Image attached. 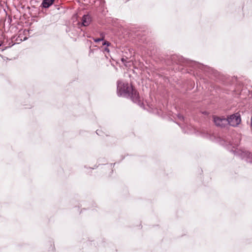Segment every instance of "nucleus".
Wrapping results in <instances>:
<instances>
[{"label": "nucleus", "mask_w": 252, "mask_h": 252, "mask_svg": "<svg viewBox=\"0 0 252 252\" xmlns=\"http://www.w3.org/2000/svg\"><path fill=\"white\" fill-rule=\"evenodd\" d=\"M54 0H44L42 5L44 8L49 7L54 2Z\"/></svg>", "instance_id": "39448f33"}, {"label": "nucleus", "mask_w": 252, "mask_h": 252, "mask_svg": "<svg viewBox=\"0 0 252 252\" xmlns=\"http://www.w3.org/2000/svg\"><path fill=\"white\" fill-rule=\"evenodd\" d=\"M104 51L108 53H109L110 52L109 49L107 47L105 48Z\"/></svg>", "instance_id": "6e6552de"}, {"label": "nucleus", "mask_w": 252, "mask_h": 252, "mask_svg": "<svg viewBox=\"0 0 252 252\" xmlns=\"http://www.w3.org/2000/svg\"><path fill=\"white\" fill-rule=\"evenodd\" d=\"M91 21V17L89 15H84L82 18V25L84 26H88Z\"/></svg>", "instance_id": "20e7f679"}, {"label": "nucleus", "mask_w": 252, "mask_h": 252, "mask_svg": "<svg viewBox=\"0 0 252 252\" xmlns=\"http://www.w3.org/2000/svg\"><path fill=\"white\" fill-rule=\"evenodd\" d=\"M213 118L214 123L217 126L224 127L227 125V119L217 116H213Z\"/></svg>", "instance_id": "7ed1b4c3"}, {"label": "nucleus", "mask_w": 252, "mask_h": 252, "mask_svg": "<svg viewBox=\"0 0 252 252\" xmlns=\"http://www.w3.org/2000/svg\"><path fill=\"white\" fill-rule=\"evenodd\" d=\"M110 45V43L109 42L106 41L103 43V45H107V46H109Z\"/></svg>", "instance_id": "0eeeda50"}, {"label": "nucleus", "mask_w": 252, "mask_h": 252, "mask_svg": "<svg viewBox=\"0 0 252 252\" xmlns=\"http://www.w3.org/2000/svg\"><path fill=\"white\" fill-rule=\"evenodd\" d=\"M103 40V37L94 39V40L95 42H98L100 41H102Z\"/></svg>", "instance_id": "423d86ee"}, {"label": "nucleus", "mask_w": 252, "mask_h": 252, "mask_svg": "<svg viewBox=\"0 0 252 252\" xmlns=\"http://www.w3.org/2000/svg\"><path fill=\"white\" fill-rule=\"evenodd\" d=\"M117 92L121 96L129 97L135 102L139 101V94L131 84L121 81L117 82Z\"/></svg>", "instance_id": "f257e3e1"}, {"label": "nucleus", "mask_w": 252, "mask_h": 252, "mask_svg": "<svg viewBox=\"0 0 252 252\" xmlns=\"http://www.w3.org/2000/svg\"><path fill=\"white\" fill-rule=\"evenodd\" d=\"M227 121V124H229L230 126H236L241 122L240 115L238 113L231 115L228 117Z\"/></svg>", "instance_id": "f03ea898"}]
</instances>
